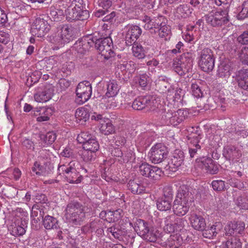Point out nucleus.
I'll return each mask as SVG.
<instances>
[{
  "instance_id": "obj_27",
  "label": "nucleus",
  "mask_w": 248,
  "mask_h": 248,
  "mask_svg": "<svg viewBox=\"0 0 248 248\" xmlns=\"http://www.w3.org/2000/svg\"><path fill=\"white\" fill-rule=\"evenodd\" d=\"M163 235L161 230L156 228L150 230L148 229L147 232H145V237H142L143 239L151 242H154L161 239Z\"/></svg>"
},
{
  "instance_id": "obj_49",
  "label": "nucleus",
  "mask_w": 248,
  "mask_h": 248,
  "mask_svg": "<svg viewBox=\"0 0 248 248\" xmlns=\"http://www.w3.org/2000/svg\"><path fill=\"white\" fill-rule=\"evenodd\" d=\"M102 102L105 103L107 108H113L117 106L115 97H107L105 95L102 98Z\"/></svg>"
},
{
  "instance_id": "obj_5",
  "label": "nucleus",
  "mask_w": 248,
  "mask_h": 248,
  "mask_svg": "<svg viewBox=\"0 0 248 248\" xmlns=\"http://www.w3.org/2000/svg\"><path fill=\"white\" fill-rule=\"evenodd\" d=\"M192 53H186L173 60L172 68L178 75L182 76L189 72L193 66Z\"/></svg>"
},
{
  "instance_id": "obj_28",
  "label": "nucleus",
  "mask_w": 248,
  "mask_h": 248,
  "mask_svg": "<svg viewBox=\"0 0 248 248\" xmlns=\"http://www.w3.org/2000/svg\"><path fill=\"white\" fill-rule=\"evenodd\" d=\"M201 137L200 135L190 138L188 145L189 153L191 157H193L197 153L198 150L201 149V146L199 144Z\"/></svg>"
},
{
  "instance_id": "obj_53",
  "label": "nucleus",
  "mask_w": 248,
  "mask_h": 248,
  "mask_svg": "<svg viewBox=\"0 0 248 248\" xmlns=\"http://www.w3.org/2000/svg\"><path fill=\"white\" fill-rule=\"evenodd\" d=\"M95 152H92L86 149H84L81 154V157L83 160L85 162L92 161L95 158Z\"/></svg>"
},
{
  "instance_id": "obj_38",
  "label": "nucleus",
  "mask_w": 248,
  "mask_h": 248,
  "mask_svg": "<svg viewBox=\"0 0 248 248\" xmlns=\"http://www.w3.org/2000/svg\"><path fill=\"white\" fill-rule=\"evenodd\" d=\"M175 216L171 215L167 217L165 220V226L164 231L167 233H171L175 232V226H174V220Z\"/></svg>"
},
{
  "instance_id": "obj_35",
  "label": "nucleus",
  "mask_w": 248,
  "mask_h": 248,
  "mask_svg": "<svg viewBox=\"0 0 248 248\" xmlns=\"http://www.w3.org/2000/svg\"><path fill=\"white\" fill-rule=\"evenodd\" d=\"M100 132L104 135H109L112 134L115 131V128L112 124L111 121L107 118L103 120V123H101L99 126Z\"/></svg>"
},
{
  "instance_id": "obj_16",
  "label": "nucleus",
  "mask_w": 248,
  "mask_h": 248,
  "mask_svg": "<svg viewBox=\"0 0 248 248\" xmlns=\"http://www.w3.org/2000/svg\"><path fill=\"white\" fill-rule=\"evenodd\" d=\"M197 166L205 169L211 174H216L218 171V165L215 164L213 160L209 157H202L196 160Z\"/></svg>"
},
{
  "instance_id": "obj_20",
  "label": "nucleus",
  "mask_w": 248,
  "mask_h": 248,
  "mask_svg": "<svg viewBox=\"0 0 248 248\" xmlns=\"http://www.w3.org/2000/svg\"><path fill=\"white\" fill-rule=\"evenodd\" d=\"M192 227L197 231H202L206 228L205 219L201 216L196 214H192L189 218Z\"/></svg>"
},
{
  "instance_id": "obj_34",
  "label": "nucleus",
  "mask_w": 248,
  "mask_h": 248,
  "mask_svg": "<svg viewBox=\"0 0 248 248\" xmlns=\"http://www.w3.org/2000/svg\"><path fill=\"white\" fill-rule=\"evenodd\" d=\"M192 9L186 4H182L178 6L175 12L174 16L178 18H186L191 14Z\"/></svg>"
},
{
  "instance_id": "obj_23",
  "label": "nucleus",
  "mask_w": 248,
  "mask_h": 248,
  "mask_svg": "<svg viewBox=\"0 0 248 248\" xmlns=\"http://www.w3.org/2000/svg\"><path fill=\"white\" fill-rule=\"evenodd\" d=\"M184 157L183 153L181 151H176L173 156L168 162V169L172 171H175L183 163Z\"/></svg>"
},
{
  "instance_id": "obj_63",
  "label": "nucleus",
  "mask_w": 248,
  "mask_h": 248,
  "mask_svg": "<svg viewBox=\"0 0 248 248\" xmlns=\"http://www.w3.org/2000/svg\"><path fill=\"white\" fill-rule=\"evenodd\" d=\"M77 10H78V19L77 20H84L88 18L89 16V13L87 10H83L80 6L78 5Z\"/></svg>"
},
{
  "instance_id": "obj_54",
  "label": "nucleus",
  "mask_w": 248,
  "mask_h": 248,
  "mask_svg": "<svg viewBox=\"0 0 248 248\" xmlns=\"http://www.w3.org/2000/svg\"><path fill=\"white\" fill-rule=\"evenodd\" d=\"M159 84L161 86V89L162 90V92L166 93L167 96H170L173 93L174 90L171 88V86L168 82V80L163 83H159Z\"/></svg>"
},
{
  "instance_id": "obj_41",
  "label": "nucleus",
  "mask_w": 248,
  "mask_h": 248,
  "mask_svg": "<svg viewBox=\"0 0 248 248\" xmlns=\"http://www.w3.org/2000/svg\"><path fill=\"white\" fill-rule=\"evenodd\" d=\"M234 202L240 210H248V196H239L235 200Z\"/></svg>"
},
{
  "instance_id": "obj_61",
  "label": "nucleus",
  "mask_w": 248,
  "mask_h": 248,
  "mask_svg": "<svg viewBox=\"0 0 248 248\" xmlns=\"http://www.w3.org/2000/svg\"><path fill=\"white\" fill-rule=\"evenodd\" d=\"M158 35L161 38H164L168 36L170 33V28L167 26L163 25L161 26L159 29H157Z\"/></svg>"
},
{
  "instance_id": "obj_47",
  "label": "nucleus",
  "mask_w": 248,
  "mask_h": 248,
  "mask_svg": "<svg viewBox=\"0 0 248 248\" xmlns=\"http://www.w3.org/2000/svg\"><path fill=\"white\" fill-rule=\"evenodd\" d=\"M242 243L240 239L237 237H232L226 242L227 248H241Z\"/></svg>"
},
{
  "instance_id": "obj_12",
  "label": "nucleus",
  "mask_w": 248,
  "mask_h": 248,
  "mask_svg": "<svg viewBox=\"0 0 248 248\" xmlns=\"http://www.w3.org/2000/svg\"><path fill=\"white\" fill-rule=\"evenodd\" d=\"M95 45L99 53L104 57V59H108L113 55L112 41L110 38L106 37L98 40L95 42Z\"/></svg>"
},
{
  "instance_id": "obj_29",
  "label": "nucleus",
  "mask_w": 248,
  "mask_h": 248,
  "mask_svg": "<svg viewBox=\"0 0 248 248\" xmlns=\"http://www.w3.org/2000/svg\"><path fill=\"white\" fill-rule=\"evenodd\" d=\"M143 21L145 22V24L143 27L146 30H151V32H156V30L158 28L162 26L161 24H160L159 22H157V19H151V18L148 16H145Z\"/></svg>"
},
{
  "instance_id": "obj_59",
  "label": "nucleus",
  "mask_w": 248,
  "mask_h": 248,
  "mask_svg": "<svg viewBox=\"0 0 248 248\" xmlns=\"http://www.w3.org/2000/svg\"><path fill=\"white\" fill-rule=\"evenodd\" d=\"M62 14L63 13L61 10L56 9L55 8L51 7L50 8L49 15L54 21L60 20Z\"/></svg>"
},
{
  "instance_id": "obj_6",
  "label": "nucleus",
  "mask_w": 248,
  "mask_h": 248,
  "mask_svg": "<svg viewBox=\"0 0 248 248\" xmlns=\"http://www.w3.org/2000/svg\"><path fill=\"white\" fill-rule=\"evenodd\" d=\"M215 58L211 49L205 48L200 52L198 64L202 71H212L215 66Z\"/></svg>"
},
{
  "instance_id": "obj_19",
  "label": "nucleus",
  "mask_w": 248,
  "mask_h": 248,
  "mask_svg": "<svg viewBox=\"0 0 248 248\" xmlns=\"http://www.w3.org/2000/svg\"><path fill=\"white\" fill-rule=\"evenodd\" d=\"M94 41L90 37H87L78 40L74 44V48L78 53L84 54L88 51L90 47L94 44Z\"/></svg>"
},
{
  "instance_id": "obj_56",
  "label": "nucleus",
  "mask_w": 248,
  "mask_h": 248,
  "mask_svg": "<svg viewBox=\"0 0 248 248\" xmlns=\"http://www.w3.org/2000/svg\"><path fill=\"white\" fill-rule=\"evenodd\" d=\"M248 17V1L243 2L242 10L238 15L239 19H243Z\"/></svg>"
},
{
  "instance_id": "obj_58",
  "label": "nucleus",
  "mask_w": 248,
  "mask_h": 248,
  "mask_svg": "<svg viewBox=\"0 0 248 248\" xmlns=\"http://www.w3.org/2000/svg\"><path fill=\"white\" fill-rule=\"evenodd\" d=\"M212 186L214 190L220 191L224 189L225 183L222 180H214L212 182Z\"/></svg>"
},
{
  "instance_id": "obj_26",
  "label": "nucleus",
  "mask_w": 248,
  "mask_h": 248,
  "mask_svg": "<svg viewBox=\"0 0 248 248\" xmlns=\"http://www.w3.org/2000/svg\"><path fill=\"white\" fill-rule=\"evenodd\" d=\"M182 242L183 239L178 233L170 235L167 240L164 242L167 248H178L181 246Z\"/></svg>"
},
{
  "instance_id": "obj_7",
  "label": "nucleus",
  "mask_w": 248,
  "mask_h": 248,
  "mask_svg": "<svg viewBox=\"0 0 248 248\" xmlns=\"http://www.w3.org/2000/svg\"><path fill=\"white\" fill-rule=\"evenodd\" d=\"M229 10L220 8L216 12H212L205 16L206 22L213 27L221 26L229 21Z\"/></svg>"
},
{
  "instance_id": "obj_57",
  "label": "nucleus",
  "mask_w": 248,
  "mask_h": 248,
  "mask_svg": "<svg viewBox=\"0 0 248 248\" xmlns=\"http://www.w3.org/2000/svg\"><path fill=\"white\" fill-rule=\"evenodd\" d=\"M39 154L41 157L46 160V162H48L54 158L53 154L49 150H42L40 151Z\"/></svg>"
},
{
  "instance_id": "obj_64",
  "label": "nucleus",
  "mask_w": 248,
  "mask_h": 248,
  "mask_svg": "<svg viewBox=\"0 0 248 248\" xmlns=\"http://www.w3.org/2000/svg\"><path fill=\"white\" fill-rule=\"evenodd\" d=\"M239 43L243 45L248 44V30L244 31L237 38Z\"/></svg>"
},
{
  "instance_id": "obj_37",
  "label": "nucleus",
  "mask_w": 248,
  "mask_h": 248,
  "mask_svg": "<svg viewBox=\"0 0 248 248\" xmlns=\"http://www.w3.org/2000/svg\"><path fill=\"white\" fill-rule=\"evenodd\" d=\"M171 200L170 198L162 197L158 199L156 202L157 208L163 211L170 210L171 207Z\"/></svg>"
},
{
  "instance_id": "obj_9",
  "label": "nucleus",
  "mask_w": 248,
  "mask_h": 248,
  "mask_svg": "<svg viewBox=\"0 0 248 248\" xmlns=\"http://www.w3.org/2000/svg\"><path fill=\"white\" fill-rule=\"evenodd\" d=\"M76 102L81 105L87 102L91 97L92 93V87L89 81L81 82L77 86L76 91Z\"/></svg>"
},
{
  "instance_id": "obj_33",
  "label": "nucleus",
  "mask_w": 248,
  "mask_h": 248,
  "mask_svg": "<svg viewBox=\"0 0 248 248\" xmlns=\"http://www.w3.org/2000/svg\"><path fill=\"white\" fill-rule=\"evenodd\" d=\"M75 115L76 121L81 124L87 121L90 117L88 108L84 107L78 108L76 111Z\"/></svg>"
},
{
  "instance_id": "obj_22",
  "label": "nucleus",
  "mask_w": 248,
  "mask_h": 248,
  "mask_svg": "<svg viewBox=\"0 0 248 248\" xmlns=\"http://www.w3.org/2000/svg\"><path fill=\"white\" fill-rule=\"evenodd\" d=\"M232 70V63L228 60L222 61L218 66L217 75L221 78H228Z\"/></svg>"
},
{
  "instance_id": "obj_60",
  "label": "nucleus",
  "mask_w": 248,
  "mask_h": 248,
  "mask_svg": "<svg viewBox=\"0 0 248 248\" xmlns=\"http://www.w3.org/2000/svg\"><path fill=\"white\" fill-rule=\"evenodd\" d=\"M191 89V93L195 97L200 98L202 96V93L197 84H192Z\"/></svg>"
},
{
  "instance_id": "obj_10",
  "label": "nucleus",
  "mask_w": 248,
  "mask_h": 248,
  "mask_svg": "<svg viewBox=\"0 0 248 248\" xmlns=\"http://www.w3.org/2000/svg\"><path fill=\"white\" fill-rule=\"evenodd\" d=\"M49 30L50 26L47 21L43 18H37L33 21L31 26V33L33 36L42 37Z\"/></svg>"
},
{
  "instance_id": "obj_55",
  "label": "nucleus",
  "mask_w": 248,
  "mask_h": 248,
  "mask_svg": "<svg viewBox=\"0 0 248 248\" xmlns=\"http://www.w3.org/2000/svg\"><path fill=\"white\" fill-rule=\"evenodd\" d=\"M239 58L243 64L248 65V47H244L242 49L239 54Z\"/></svg>"
},
{
  "instance_id": "obj_51",
  "label": "nucleus",
  "mask_w": 248,
  "mask_h": 248,
  "mask_svg": "<svg viewBox=\"0 0 248 248\" xmlns=\"http://www.w3.org/2000/svg\"><path fill=\"white\" fill-rule=\"evenodd\" d=\"M228 182L232 186L239 189H245L247 187L246 183L241 182L238 179L231 178L228 180Z\"/></svg>"
},
{
  "instance_id": "obj_17",
  "label": "nucleus",
  "mask_w": 248,
  "mask_h": 248,
  "mask_svg": "<svg viewBox=\"0 0 248 248\" xmlns=\"http://www.w3.org/2000/svg\"><path fill=\"white\" fill-rule=\"evenodd\" d=\"M33 112V115L37 117V121L42 122L48 121L53 111L51 108L43 107L35 108Z\"/></svg>"
},
{
  "instance_id": "obj_50",
  "label": "nucleus",
  "mask_w": 248,
  "mask_h": 248,
  "mask_svg": "<svg viewBox=\"0 0 248 248\" xmlns=\"http://www.w3.org/2000/svg\"><path fill=\"white\" fill-rule=\"evenodd\" d=\"M93 138L94 137L88 132H83L78 136L77 140L83 146L84 143L88 142L91 139Z\"/></svg>"
},
{
  "instance_id": "obj_39",
  "label": "nucleus",
  "mask_w": 248,
  "mask_h": 248,
  "mask_svg": "<svg viewBox=\"0 0 248 248\" xmlns=\"http://www.w3.org/2000/svg\"><path fill=\"white\" fill-rule=\"evenodd\" d=\"M136 82L143 89L147 86L151 82V78L147 74L139 75L135 78Z\"/></svg>"
},
{
  "instance_id": "obj_13",
  "label": "nucleus",
  "mask_w": 248,
  "mask_h": 248,
  "mask_svg": "<svg viewBox=\"0 0 248 248\" xmlns=\"http://www.w3.org/2000/svg\"><path fill=\"white\" fill-rule=\"evenodd\" d=\"M141 28L136 25H128L125 27L123 35L128 46L134 44L141 33Z\"/></svg>"
},
{
  "instance_id": "obj_3",
  "label": "nucleus",
  "mask_w": 248,
  "mask_h": 248,
  "mask_svg": "<svg viewBox=\"0 0 248 248\" xmlns=\"http://www.w3.org/2000/svg\"><path fill=\"white\" fill-rule=\"evenodd\" d=\"M73 35V28L68 25H63L58 29L56 32L50 35L48 40L59 48L72 41Z\"/></svg>"
},
{
  "instance_id": "obj_1",
  "label": "nucleus",
  "mask_w": 248,
  "mask_h": 248,
  "mask_svg": "<svg viewBox=\"0 0 248 248\" xmlns=\"http://www.w3.org/2000/svg\"><path fill=\"white\" fill-rule=\"evenodd\" d=\"M194 202L193 197L186 188H179L172 205L174 214L178 216L185 215Z\"/></svg>"
},
{
  "instance_id": "obj_4",
  "label": "nucleus",
  "mask_w": 248,
  "mask_h": 248,
  "mask_svg": "<svg viewBox=\"0 0 248 248\" xmlns=\"http://www.w3.org/2000/svg\"><path fill=\"white\" fill-rule=\"evenodd\" d=\"M65 217L68 222L74 225H80L85 218L83 208L78 202L70 203L65 210Z\"/></svg>"
},
{
  "instance_id": "obj_30",
  "label": "nucleus",
  "mask_w": 248,
  "mask_h": 248,
  "mask_svg": "<svg viewBox=\"0 0 248 248\" xmlns=\"http://www.w3.org/2000/svg\"><path fill=\"white\" fill-rule=\"evenodd\" d=\"M237 77L239 86L244 90H248V69L240 70Z\"/></svg>"
},
{
  "instance_id": "obj_32",
  "label": "nucleus",
  "mask_w": 248,
  "mask_h": 248,
  "mask_svg": "<svg viewBox=\"0 0 248 248\" xmlns=\"http://www.w3.org/2000/svg\"><path fill=\"white\" fill-rule=\"evenodd\" d=\"M148 228V224L142 219H137L134 223V230L141 237H145Z\"/></svg>"
},
{
  "instance_id": "obj_43",
  "label": "nucleus",
  "mask_w": 248,
  "mask_h": 248,
  "mask_svg": "<svg viewBox=\"0 0 248 248\" xmlns=\"http://www.w3.org/2000/svg\"><path fill=\"white\" fill-rule=\"evenodd\" d=\"M108 234L110 233L116 239L120 240L123 234V232L119 228V226H113L108 228L107 230Z\"/></svg>"
},
{
  "instance_id": "obj_45",
  "label": "nucleus",
  "mask_w": 248,
  "mask_h": 248,
  "mask_svg": "<svg viewBox=\"0 0 248 248\" xmlns=\"http://www.w3.org/2000/svg\"><path fill=\"white\" fill-rule=\"evenodd\" d=\"M84 149L91 151L92 152H96L99 148V145L98 142L96 140V139L94 138L90 140L88 142L84 144L83 146Z\"/></svg>"
},
{
  "instance_id": "obj_18",
  "label": "nucleus",
  "mask_w": 248,
  "mask_h": 248,
  "mask_svg": "<svg viewBox=\"0 0 248 248\" xmlns=\"http://www.w3.org/2000/svg\"><path fill=\"white\" fill-rule=\"evenodd\" d=\"M223 155L227 160L237 162L241 156V153L235 146L228 145L224 148Z\"/></svg>"
},
{
  "instance_id": "obj_24",
  "label": "nucleus",
  "mask_w": 248,
  "mask_h": 248,
  "mask_svg": "<svg viewBox=\"0 0 248 248\" xmlns=\"http://www.w3.org/2000/svg\"><path fill=\"white\" fill-rule=\"evenodd\" d=\"M78 5H77V1L69 0L67 2V8L65 10L66 19L68 21L77 20L78 19V10H77Z\"/></svg>"
},
{
  "instance_id": "obj_25",
  "label": "nucleus",
  "mask_w": 248,
  "mask_h": 248,
  "mask_svg": "<svg viewBox=\"0 0 248 248\" xmlns=\"http://www.w3.org/2000/svg\"><path fill=\"white\" fill-rule=\"evenodd\" d=\"M222 227V226L220 222H216L211 226L209 225L207 229H205L202 231V235L205 238L213 239L216 236L220 231Z\"/></svg>"
},
{
  "instance_id": "obj_8",
  "label": "nucleus",
  "mask_w": 248,
  "mask_h": 248,
  "mask_svg": "<svg viewBox=\"0 0 248 248\" xmlns=\"http://www.w3.org/2000/svg\"><path fill=\"white\" fill-rule=\"evenodd\" d=\"M188 114L187 111L181 109L176 111L168 110L163 115L162 119L165 121L167 124L177 126L186 119Z\"/></svg>"
},
{
  "instance_id": "obj_15",
  "label": "nucleus",
  "mask_w": 248,
  "mask_h": 248,
  "mask_svg": "<svg viewBox=\"0 0 248 248\" xmlns=\"http://www.w3.org/2000/svg\"><path fill=\"white\" fill-rule=\"evenodd\" d=\"M54 95V89L51 85H46L34 95V99L38 103H45L50 100Z\"/></svg>"
},
{
  "instance_id": "obj_21",
  "label": "nucleus",
  "mask_w": 248,
  "mask_h": 248,
  "mask_svg": "<svg viewBox=\"0 0 248 248\" xmlns=\"http://www.w3.org/2000/svg\"><path fill=\"white\" fill-rule=\"evenodd\" d=\"M123 211L118 209L115 211H103L100 214V217L108 222L118 221L122 217Z\"/></svg>"
},
{
  "instance_id": "obj_2",
  "label": "nucleus",
  "mask_w": 248,
  "mask_h": 248,
  "mask_svg": "<svg viewBox=\"0 0 248 248\" xmlns=\"http://www.w3.org/2000/svg\"><path fill=\"white\" fill-rule=\"evenodd\" d=\"M80 169L79 163L75 160L69 162H61L58 166V172L62 175L66 181L71 184H79L82 180L80 174Z\"/></svg>"
},
{
  "instance_id": "obj_31",
  "label": "nucleus",
  "mask_w": 248,
  "mask_h": 248,
  "mask_svg": "<svg viewBox=\"0 0 248 248\" xmlns=\"http://www.w3.org/2000/svg\"><path fill=\"white\" fill-rule=\"evenodd\" d=\"M120 90V86L117 81L110 80L107 84V92L105 95L107 97H115Z\"/></svg>"
},
{
  "instance_id": "obj_40",
  "label": "nucleus",
  "mask_w": 248,
  "mask_h": 248,
  "mask_svg": "<svg viewBox=\"0 0 248 248\" xmlns=\"http://www.w3.org/2000/svg\"><path fill=\"white\" fill-rule=\"evenodd\" d=\"M40 140L44 146L52 144L56 140V136L53 132H49L46 134L40 135Z\"/></svg>"
},
{
  "instance_id": "obj_52",
  "label": "nucleus",
  "mask_w": 248,
  "mask_h": 248,
  "mask_svg": "<svg viewBox=\"0 0 248 248\" xmlns=\"http://www.w3.org/2000/svg\"><path fill=\"white\" fill-rule=\"evenodd\" d=\"M151 165L146 163H142L139 166V172L140 175L148 177L149 172H151Z\"/></svg>"
},
{
  "instance_id": "obj_44",
  "label": "nucleus",
  "mask_w": 248,
  "mask_h": 248,
  "mask_svg": "<svg viewBox=\"0 0 248 248\" xmlns=\"http://www.w3.org/2000/svg\"><path fill=\"white\" fill-rule=\"evenodd\" d=\"M128 187L134 194H140L144 190V188L142 186L140 185L133 180L129 181L128 184Z\"/></svg>"
},
{
  "instance_id": "obj_46",
  "label": "nucleus",
  "mask_w": 248,
  "mask_h": 248,
  "mask_svg": "<svg viewBox=\"0 0 248 248\" xmlns=\"http://www.w3.org/2000/svg\"><path fill=\"white\" fill-rule=\"evenodd\" d=\"M133 55L138 59H143L145 54L142 46L140 45L134 44L132 46Z\"/></svg>"
},
{
  "instance_id": "obj_62",
  "label": "nucleus",
  "mask_w": 248,
  "mask_h": 248,
  "mask_svg": "<svg viewBox=\"0 0 248 248\" xmlns=\"http://www.w3.org/2000/svg\"><path fill=\"white\" fill-rule=\"evenodd\" d=\"M174 226H175V231L177 232L181 231L184 227L185 220L183 218L176 217L174 220Z\"/></svg>"
},
{
  "instance_id": "obj_42",
  "label": "nucleus",
  "mask_w": 248,
  "mask_h": 248,
  "mask_svg": "<svg viewBox=\"0 0 248 248\" xmlns=\"http://www.w3.org/2000/svg\"><path fill=\"white\" fill-rule=\"evenodd\" d=\"M57 219L53 217L46 216L43 220V225L46 229H51L57 227Z\"/></svg>"
},
{
  "instance_id": "obj_36",
  "label": "nucleus",
  "mask_w": 248,
  "mask_h": 248,
  "mask_svg": "<svg viewBox=\"0 0 248 248\" xmlns=\"http://www.w3.org/2000/svg\"><path fill=\"white\" fill-rule=\"evenodd\" d=\"M150 102L149 96H140L135 99L132 108L136 110H141Z\"/></svg>"
},
{
  "instance_id": "obj_48",
  "label": "nucleus",
  "mask_w": 248,
  "mask_h": 248,
  "mask_svg": "<svg viewBox=\"0 0 248 248\" xmlns=\"http://www.w3.org/2000/svg\"><path fill=\"white\" fill-rule=\"evenodd\" d=\"M162 174V170L159 168L152 166L151 172H149L148 178L156 180L160 178Z\"/></svg>"
},
{
  "instance_id": "obj_14",
  "label": "nucleus",
  "mask_w": 248,
  "mask_h": 248,
  "mask_svg": "<svg viewBox=\"0 0 248 248\" xmlns=\"http://www.w3.org/2000/svg\"><path fill=\"white\" fill-rule=\"evenodd\" d=\"M245 223L242 221H233L227 223L224 228L226 235H242L245 233Z\"/></svg>"
},
{
  "instance_id": "obj_11",
  "label": "nucleus",
  "mask_w": 248,
  "mask_h": 248,
  "mask_svg": "<svg viewBox=\"0 0 248 248\" xmlns=\"http://www.w3.org/2000/svg\"><path fill=\"white\" fill-rule=\"evenodd\" d=\"M166 156V148L162 143H157L153 146L148 153L150 160L155 164L161 162Z\"/></svg>"
}]
</instances>
